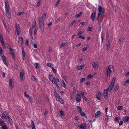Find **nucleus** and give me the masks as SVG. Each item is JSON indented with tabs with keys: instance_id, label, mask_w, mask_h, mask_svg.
I'll return each mask as SVG.
<instances>
[{
	"instance_id": "nucleus-57",
	"label": "nucleus",
	"mask_w": 129,
	"mask_h": 129,
	"mask_svg": "<svg viewBox=\"0 0 129 129\" xmlns=\"http://www.w3.org/2000/svg\"><path fill=\"white\" fill-rule=\"evenodd\" d=\"M36 21H34L33 22V23H34V24H33L32 27L33 28H35L36 25Z\"/></svg>"
},
{
	"instance_id": "nucleus-13",
	"label": "nucleus",
	"mask_w": 129,
	"mask_h": 129,
	"mask_svg": "<svg viewBox=\"0 0 129 129\" xmlns=\"http://www.w3.org/2000/svg\"><path fill=\"white\" fill-rule=\"evenodd\" d=\"M24 71L23 70H22L20 74V78L22 80L23 79V77L24 75Z\"/></svg>"
},
{
	"instance_id": "nucleus-49",
	"label": "nucleus",
	"mask_w": 129,
	"mask_h": 129,
	"mask_svg": "<svg viewBox=\"0 0 129 129\" xmlns=\"http://www.w3.org/2000/svg\"><path fill=\"white\" fill-rule=\"evenodd\" d=\"M31 79L32 80H34L35 81H36L37 80V79L34 76H33L31 77Z\"/></svg>"
},
{
	"instance_id": "nucleus-17",
	"label": "nucleus",
	"mask_w": 129,
	"mask_h": 129,
	"mask_svg": "<svg viewBox=\"0 0 129 129\" xmlns=\"http://www.w3.org/2000/svg\"><path fill=\"white\" fill-rule=\"evenodd\" d=\"M9 86L11 87V88H13L14 87V84H12V79H9Z\"/></svg>"
},
{
	"instance_id": "nucleus-38",
	"label": "nucleus",
	"mask_w": 129,
	"mask_h": 129,
	"mask_svg": "<svg viewBox=\"0 0 129 129\" xmlns=\"http://www.w3.org/2000/svg\"><path fill=\"white\" fill-rule=\"evenodd\" d=\"M5 6H9L8 0H5Z\"/></svg>"
},
{
	"instance_id": "nucleus-34",
	"label": "nucleus",
	"mask_w": 129,
	"mask_h": 129,
	"mask_svg": "<svg viewBox=\"0 0 129 129\" xmlns=\"http://www.w3.org/2000/svg\"><path fill=\"white\" fill-rule=\"evenodd\" d=\"M41 2L40 1H39L37 2V4L36 5V7H37L38 8L41 5Z\"/></svg>"
},
{
	"instance_id": "nucleus-63",
	"label": "nucleus",
	"mask_w": 129,
	"mask_h": 129,
	"mask_svg": "<svg viewBox=\"0 0 129 129\" xmlns=\"http://www.w3.org/2000/svg\"><path fill=\"white\" fill-rule=\"evenodd\" d=\"M60 2V0H58L56 2V3L55 5L56 6H57V5L59 4V3Z\"/></svg>"
},
{
	"instance_id": "nucleus-19",
	"label": "nucleus",
	"mask_w": 129,
	"mask_h": 129,
	"mask_svg": "<svg viewBox=\"0 0 129 129\" xmlns=\"http://www.w3.org/2000/svg\"><path fill=\"white\" fill-rule=\"evenodd\" d=\"M56 100L59 101L62 104H63L64 103V100L61 98H60L59 99H58V100Z\"/></svg>"
},
{
	"instance_id": "nucleus-48",
	"label": "nucleus",
	"mask_w": 129,
	"mask_h": 129,
	"mask_svg": "<svg viewBox=\"0 0 129 129\" xmlns=\"http://www.w3.org/2000/svg\"><path fill=\"white\" fill-rule=\"evenodd\" d=\"M29 101L31 103H32L33 102V99L31 96L29 97Z\"/></svg>"
},
{
	"instance_id": "nucleus-15",
	"label": "nucleus",
	"mask_w": 129,
	"mask_h": 129,
	"mask_svg": "<svg viewBox=\"0 0 129 129\" xmlns=\"http://www.w3.org/2000/svg\"><path fill=\"white\" fill-rule=\"evenodd\" d=\"M108 71L110 72H112V71L114 70V69L112 65H110L108 67Z\"/></svg>"
},
{
	"instance_id": "nucleus-18",
	"label": "nucleus",
	"mask_w": 129,
	"mask_h": 129,
	"mask_svg": "<svg viewBox=\"0 0 129 129\" xmlns=\"http://www.w3.org/2000/svg\"><path fill=\"white\" fill-rule=\"evenodd\" d=\"M5 114H5L4 113H2V117H3L5 119H7L8 118L9 116H8L7 113Z\"/></svg>"
},
{
	"instance_id": "nucleus-44",
	"label": "nucleus",
	"mask_w": 129,
	"mask_h": 129,
	"mask_svg": "<svg viewBox=\"0 0 129 129\" xmlns=\"http://www.w3.org/2000/svg\"><path fill=\"white\" fill-rule=\"evenodd\" d=\"M82 13L81 12H80L79 14H77L76 15V17H79Z\"/></svg>"
},
{
	"instance_id": "nucleus-25",
	"label": "nucleus",
	"mask_w": 129,
	"mask_h": 129,
	"mask_svg": "<svg viewBox=\"0 0 129 129\" xmlns=\"http://www.w3.org/2000/svg\"><path fill=\"white\" fill-rule=\"evenodd\" d=\"M116 79L115 77H114L111 82V84L112 85H114Z\"/></svg>"
},
{
	"instance_id": "nucleus-5",
	"label": "nucleus",
	"mask_w": 129,
	"mask_h": 129,
	"mask_svg": "<svg viewBox=\"0 0 129 129\" xmlns=\"http://www.w3.org/2000/svg\"><path fill=\"white\" fill-rule=\"evenodd\" d=\"M102 95V93L100 92H98L96 94V98L99 100H101V98H100Z\"/></svg>"
},
{
	"instance_id": "nucleus-47",
	"label": "nucleus",
	"mask_w": 129,
	"mask_h": 129,
	"mask_svg": "<svg viewBox=\"0 0 129 129\" xmlns=\"http://www.w3.org/2000/svg\"><path fill=\"white\" fill-rule=\"evenodd\" d=\"M85 80V79L84 78H82L80 81V83H83V82Z\"/></svg>"
},
{
	"instance_id": "nucleus-24",
	"label": "nucleus",
	"mask_w": 129,
	"mask_h": 129,
	"mask_svg": "<svg viewBox=\"0 0 129 129\" xmlns=\"http://www.w3.org/2000/svg\"><path fill=\"white\" fill-rule=\"evenodd\" d=\"M77 109L78 111L80 113H84V112H82V109L81 107L79 106H78L77 107Z\"/></svg>"
},
{
	"instance_id": "nucleus-3",
	"label": "nucleus",
	"mask_w": 129,
	"mask_h": 129,
	"mask_svg": "<svg viewBox=\"0 0 129 129\" xmlns=\"http://www.w3.org/2000/svg\"><path fill=\"white\" fill-rule=\"evenodd\" d=\"M6 9V12L7 17L9 19L11 18V11L10 10L9 6H5Z\"/></svg>"
},
{
	"instance_id": "nucleus-16",
	"label": "nucleus",
	"mask_w": 129,
	"mask_h": 129,
	"mask_svg": "<svg viewBox=\"0 0 129 129\" xmlns=\"http://www.w3.org/2000/svg\"><path fill=\"white\" fill-rule=\"evenodd\" d=\"M111 40L110 39H109L108 42V44L107 47V51H108L110 48V46L111 45L110 43Z\"/></svg>"
},
{
	"instance_id": "nucleus-50",
	"label": "nucleus",
	"mask_w": 129,
	"mask_h": 129,
	"mask_svg": "<svg viewBox=\"0 0 129 129\" xmlns=\"http://www.w3.org/2000/svg\"><path fill=\"white\" fill-rule=\"evenodd\" d=\"M108 91L107 89H105L104 90V93L105 95L106 94H108Z\"/></svg>"
},
{
	"instance_id": "nucleus-4",
	"label": "nucleus",
	"mask_w": 129,
	"mask_h": 129,
	"mask_svg": "<svg viewBox=\"0 0 129 129\" xmlns=\"http://www.w3.org/2000/svg\"><path fill=\"white\" fill-rule=\"evenodd\" d=\"M16 27V30H15V35H19L20 34V26L17 24H16L15 25Z\"/></svg>"
},
{
	"instance_id": "nucleus-62",
	"label": "nucleus",
	"mask_w": 129,
	"mask_h": 129,
	"mask_svg": "<svg viewBox=\"0 0 129 129\" xmlns=\"http://www.w3.org/2000/svg\"><path fill=\"white\" fill-rule=\"evenodd\" d=\"M24 95L26 97H29V95L28 94H26V92H25L24 93Z\"/></svg>"
},
{
	"instance_id": "nucleus-6",
	"label": "nucleus",
	"mask_w": 129,
	"mask_h": 129,
	"mask_svg": "<svg viewBox=\"0 0 129 129\" xmlns=\"http://www.w3.org/2000/svg\"><path fill=\"white\" fill-rule=\"evenodd\" d=\"M59 79L53 77L52 79V83L53 84H56L57 82H59Z\"/></svg>"
},
{
	"instance_id": "nucleus-31",
	"label": "nucleus",
	"mask_w": 129,
	"mask_h": 129,
	"mask_svg": "<svg viewBox=\"0 0 129 129\" xmlns=\"http://www.w3.org/2000/svg\"><path fill=\"white\" fill-rule=\"evenodd\" d=\"M10 53L12 57L15 59V54L13 51H10Z\"/></svg>"
},
{
	"instance_id": "nucleus-29",
	"label": "nucleus",
	"mask_w": 129,
	"mask_h": 129,
	"mask_svg": "<svg viewBox=\"0 0 129 129\" xmlns=\"http://www.w3.org/2000/svg\"><path fill=\"white\" fill-rule=\"evenodd\" d=\"M115 87L114 89V91L115 92L117 91L119 89V86L118 85H117Z\"/></svg>"
},
{
	"instance_id": "nucleus-7",
	"label": "nucleus",
	"mask_w": 129,
	"mask_h": 129,
	"mask_svg": "<svg viewBox=\"0 0 129 129\" xmlns=\"http://www.w3.org/2000/svg\"><path fill=\"white\" fill-rule=\"evenodd\" d=\"M81 98L80 95L78 93L76 95V101L77 102H79L81 100Z\"/></svg>"
},
{
	"instance_id": "nucleus-2",
	"label": "nucleus",
	"mask_w": 129,
	"mask_h": 129,
	"mask_svg": "<svg viewBox=\"0 0 129 129\" xmlns=\"http://www.w3.org/2000/svg\"><path fill=\"white\" fill-rule=\"evenodd\" d=\"M98 10L99 13L98 20L99 22V18L100 16H101V18L102 19L104 17V14L105 13V10L104 8H103L102 6H100L99 7Z\"/></svg>"
},
{
	"instance_id": "nucleus-36",
	"label": "nucleus",
	"mask_w": 129,
	"mask_h": 129,
	"mask_svg": "<svg viewBox=\"0 0 129 129\" xmlns=\"http://www.w3.org/2000/svg\"><path fill=\"white\" fill-rule=\"evenodd\" d=\"M53 77H54L52 75H51L49 76V79L52 82V79H53Z\"/></svg>"
},
{
	"instance_id": "nucleus-33",
	"label": "nucleus",
	"mask_w": 129,
	"mask_h": 129,
	"mask_svg": "<svg viewBox=\"0 0 129 129\" xmlns=\"http://www.w3.org/2000/svg\"><path fill=\"white\" fill-rule=\"evenodd\" d=\"M129 83V79L126 80L123 83V85L126 86L127 85V83Z\"/></svg>"
},
{
	"instance_id": "nucleus-46",
	"label": "nucleus",
	"mask_w": 129,
	"mask_h": 129,
	"mask_svg": "<svg viewBox=\"0 0 129 129\" xmlns=\"http://www.w3.org/2000/svg\"><path fill=\"white\" fill-rule=\"evenodd\" d=\"M2 129H8V128L6 125H4L2 127Z\"/></svg>"
},
{
	"instance_id": "nucleus-39",
	"label": "nucleus",
	"mask_w": 129,
	"mask_h": 129,
	"mask_svg": "<svg viewBox=\"0 0 129 129\" xmlns=\"http://www.w3.org/2000/svg\"><path fill=\"white\" fill-rule=\"evenodd\" d=\"M88 45H87V46L86 47H84L83 48V49H82V51H85L86 50L87 48L88 47Z\"/></svg>"
},
{
	"instance_id": "nucleus-10",
	"label": "nucleus",
	"mask_w": 129,
	"mask_h": 129,
	"mask_svg": "<svg viewBox=\"0 0 129 129\" xmlns=\"http://www.w3.org/2000/svg\"><path fill=\"white\" fill-rule=\"evenodd\" d=\"M96 16V13L95 12L92 13L91 16L90 18L92 20H94Z\"/></svg>"
},
{
	"instance_id": "nucleus-60",
	"label": "nucleus",
	"mask_w": 129,
	"mask_h": 129,
	"mask_svg": "<svg viewBox=\"0 0 129 129\" xmlns=\"http://www.w3.org/2000/svg\"><path fill=\"white\" fill-rule=\"evenodd\" d=\"M124 38L122 37H121L119 39V40L121 42L123 41Z\"/></svg>"
},
{
	"instance_id": "nucleus-56",
	"label": "nucleus",
	"mask_w": 129,
	"mask_h": 129,
	"mask_svg": "<svg viewBox=\"0 0 129 129\" xmlns=\"http://www.w3.org/2000/svg\"><path fill=\"white\" fill-rule=\"evenodd\" d=\"M2 60L3 61H4L6 60V58L4 55H3L2 57Z\"/></svg>"
},
{
	"instance_id": "nucleus-14",
	"label": "nucleus",
	"mask_w": 129,
	"mask_h": 129,
	"mask_svg": "<svg viewBox=\"0 0 129 129\" xmlns=\"http://www.w3.org/2000/svg\"><path fill=\"white\" fill-rule=\"evenodd\" d=\"M122 120L124 121H129V117L126 116L123 117Z\"/></svg>"
},
{
	"instance_id": "nucleus-26",
	"label": "nucleus",
	"mask_w": 129,
	"mask_h": 129,
	"mask_svg": "<svg viewBox=\"0 0 129 129\" xmlns=\"http://www.w3.org/2000/svg\"><path fill=\"white\" fill-rule=\"evenodd\" d=\"M7 46L8 48L10 50V51H13L12 49L8 44H7Z\"/></svg>"
},
{
	"instance_id": "nucleus-27",
	"label": "nucleus",
	"mask_w": 129,
	"mask_h": 129,
	"mask_svg": "<svg viewBox=\"0 0 129 129\" xmlns=\"http://www.w3.org/2000/svg\"><path fill=\"white\" fill-rule=\"evenodd\" d=\"M46 65L48 67L51 68L53 66L52 64L51 63H48Z\"/></svg>"
},
{
	"instance_id": "nucleus-32",
	"label": "nucleus",
	"mask_w": 129,
	"mask_h": 129,
	"mask_svg": "<svg viewBox=\"0 0 129 129\" xmlns=\"http://www.w3.org/2000/svg\"><path fill=\"white\" fill-rule=\"evenodd\" d=\"M1 42L3 45V47L4 48V49H5L6 48V46L4 43V41H1Z\"/></svg>"
},
{
	"instance_id": "nucleus-43",
	"label": "nucleus",
	"mask_w": 129,
	"mask_h": 129,
	"mask_svg": "<svg viewBox=\"0 0 129 129\" xmlns=\"http://www.w3.org/2000/svg\"><path fill=\"white\" fill-rule=\"evenodd\" d=\"M108 114V113H106V117L105 118V120H107V121H108L109 119L108 117V116H109V115H108L107 114Z\"/></svg>"
},
{
	"instance_id": "nucleus-28",
	"label": "nucleus",
	"mask_w": 129,
	"mask_h": 129,
	"mask_svg": "<svg viewBox=\"0 0 129 129\" xmlns=\"http://www.w3.org/2000/svg\"><path fill=\"white\" fill-rule=\"evenodd\" d=\"M5 124H6L2 120L1 121H0V125L2 127V126H4L3 125H5Z\"/></svg>"
},
{
	"instance_id": "nucleus-45",
	"label": "nucleus",
	"mask_w": 129,
	"mask_h": 129,
	"mask_svg": "<svg viewBox=\"0 0 129 129\" xmlns=\"http://www.w3.org/2000/svg\"><path fill=\"white\" fill-rule=\"evenodd\" d=\"M101 113H95V118H97L100 117L101 116Z\"/></svg>"
},
{
	"instance_id": "nucleus-53",
	"label": "nucleus",
	"mask_w": 129,
	"mask_h": 129,
	"mask_svg": "<svg viewBox=\"0 0 129 129\" xmlns=\"http://www.w3.org/2000/svg\"><path fill=\"white\" fill-rule=\"evenodd\" d=\"M51 69L52 70V71L55 74H56V70L53 68V67H51Z\"/></svg>"
},
{
	"instance_id": "nucleus-55",
	"label": "nucleus",
	"mask_w": 129,
	"mask_h": 129,
	"mask_svg": "<svg viewBox=\"0 0 129 129\" xmlns=\"http://www.w3.org/2000/svg\"><path fill=\"white\" fill-rule=\"evenodd\" d=\"M65 44L64 43H62L60 46V48L64 47L65 46Z\"/></svg>"
},
{
	"instance_id": "nucleus-1",
	"label": "nucleus",
	"mask_w": 129,
	"mask_h": 129,
	"mask_svg": "<svg viewBox=\"0 0 129 129\" xmlns=\"http://www.w3.org/2000/svg\"><path fill=\"white\" fill-rule=\"evenodd\" d=\"M46 16V14L45 13H43L42 17L39 18V26L43 33L44 31V20L45 19Z\"/></svg>"
},
{
	"instance_id": "nucleus-12",
	"label": "nucleus",
	"mask_w": 129,
	"mask_h": 129,
	"mask_svg": "<svg viewBox=\"0 0 129 129\" xmlns=\"http://www.w3.org/2000/svg\"><path fill=\"white\" fill-rule=\"evenodd\" d=\"M86 124L84 123L82 124L81 125H80V128L81 129H86Z\"/></svg>"
},
{
	"instance_id": "nucleus-20",
	"label": "nucleus",
	"mask_w": 129,
	"mask_h": 129,
	"mask_svg": "<svg viewBox=\"0 0 129 129\" xmlns=\"http://www.w3.org/2000/svg\"><path fill=\"white\" fill-rule=\"evenodd\" d=\"M23 41V39L21 37H20L18 39V43L20 44L21 45L22 44Z\"/></svg>"
},
{
	"instance_id": "nucleus-61",
	"label": "nucleus",
	"mask_w": 129,
	"mask_h": 129,
	"mask_svg": "<svg viewBox=\"0 0 129 129\" xmlns=\"http://www.w3.org/2000/svg\"><path fill=\"white\" fill-rule=\"evenodd\" d=\"M122 109V107L121 106H119L117 108V109L118 110H121Z\"/></svg>"
},
{
	"instance_id": "nucleus-22",
	"label": "nucleus",
	"mask_w": 129,
	"mask_h": 129,
	"mask_svg": "<svg viewBox=\"0 0 129 129\" xmlns=\"http://www.w3.org/2000/svg\"><path fill=\"white\" fill-rule=\"evenodd\" d=\"M29 33L30 34V36L33 39V34H32V31L31 30V27H30L29 29Z\"/></svg>"
},
{
	"instance_id": "nucleus-8",
	"label": "nucleus",
	"mask_w": 129,
	"mask_h": 129,
	"mask_svg": "<svg viewBox=\"0 0 129 129\" xmlns=\"http://www.w3.org/2000/svg\"><path fill=\"white\" fill-rule=\"evenodd\" d=\"M54 93L56 100H58V99H59L60 97L59 95L56 93V91L55 90H54Z\"/></svg>"
},
{
	"instance_id": "nucleus-58",
	"label": "nucleus",
	"mask_w": 129,
	"mask_h": 129,
	"mask_svg": "<svg viewBox=\"0 0 129 129\" xmlns=\"http://www.w3.org/2000/svg\"><path fill=\"white\" fill-rule=\"evenodd\" d=\"M74 119L76 120H78L79 119L78 117V116H75L74 117Z\"/></svg>"
},
{
	"instance_id": "nucleus-51",
	"label": "nucleus",
	"mask_w": 129,
	"mask_h": 129,
	"mask_svg": "<svg viewBox=\"0 0 129 129\" xmlns=\"http://www.w3.org/2000/svg\"><path fill=\"white\" fill-rule=\"evenodd\" d=\"M4 41L3 36L0 33V41Z\"/></svg>"
},
{
	"instance_id": "nucleus-30",
	"label": "nucleus",
	"mask_w": 129,
	"mask_h": 129,
	"mask_svg": "<svg viewBox=\"0 0 129 129\" xmlns=\"http://www.w3.org/2000/svg\"><path fill=\"white\" fill-rule=\"evenodd\" d=\"M92 66L94 68L96 69L98 68L97 67L96 64L94 62H93Z\"/></svg>"
},
{
	"instance_id": "nucleus-54",
	"label": "nucleus",
	"mask_w": 129,
	"mask_h": 129,
	"mask_svg": "<svg viewBox=\"0 0 129 129\" xmlns=\"http://www.w3.org/2000/svg\"><path fill=\"white\" fill-rule=\"evenodd\" d=\"M82 67H81V66H78L77 67V70H79L80 69H82Z\"/></svg>"
},
{
	"instance_id": "nucleus-59",
	"label": "nucleus",
	"mask_w": 129,
	"mask_h": 129,
	"mask_svg": "<svg viewBox=\"0 0 129 129\" xmlns=\"http://www.w3.org/2000/svg\"><path fill=\"white\" fill-rule=\"evenodd\" d=\"M24 13V12H18L17 13V15L18 16H20L21 15H22Z\"/></svg>"
},
{
	"instance_id": "nucleus-9",
	"label": "nucleus",
	"mask_w": 129,
	"mask_h": 129,
	"mask_svg": "<svg viewBox=\"0 0 129 129\" xmlns=\"http://www.w3.org/2000/svg\"><path fill=\"white\" fill-rule=\"evenodd\" d=\"M22 58L23 60H24V59L25 56V53L24 52V48L22 47Z\"/></svg>"
},
{
	"instance_id": "nucleus-37",
	"label": "nucleus",
	"mask_w": 129,
	"mask_h": 129,
	"mask_svg": "<svg viewBox=\"0 0 129 129\" xmlns=\"http://www.w3.org/2000/svg\"><path fill=\"white\" fill-rule=\"evenodd\" d=\"M4 63V64L6 66H7L8 67V65L7 64V63L9 64V63L8 62V61L6 60H4V61H3Z\"/></svg>"
},
{
	"instance_id": "nucleus-52",
	"label": "nucleus",
	"mask_w": 129,
	"mask_h": 129,
	"mask_svg": "<svg viewBox=\"0 0 129 129\" xmlns=\"http://www.w3.org/2000/svg\"><path fill=\"white\" fill-rule=\"evenodd\" d=\"M75 125L78 128H80V125H79L77 123H75Z\"/></svg>"
},
{
	"instance_id": "nucleus-21",
	"label": "nucleus",
	"mask_w": 129,
	"mask_h": 129,
	"mask_svg": "<svg viewBox=\"0 0 129 129\" xmlns=\"http://www.w3.org/2000/svg\"><path fill=\"white\" fill-rule=\"evenodd\" d=\"M34 66L36 69L40 68V64L39 63H35Z\"/></svg>"
},
{
	"instance_id": "nucleus-23",
	"label": "nucleus",
	"mask_w": 129,
	"mask_h": 129,
	"mask_svg": "<svg viewBox=\"0 0 129 129\" xmlns=\"http://www.w3.org/2000/svg\"><path fill=\"white\" fill-rule=\"evenodd\" d=\"M61 84L62 86H63L64 88L66 87V85L63 80H61Z\"/></svg>"
},
{
	"instance_id": "nucleus-64",
	"label": "nucleus",
	"mask_w": 129,
	"mask_h": 129,
	"mask_svg": "<svg viewBox=\"0 0 129 129\" xmlns=\"http://www.w3.org/2000/svg\"><path fill=\"white\" fill-rule=\"evenodd\" d=\"M107 90L109 91H110L112 89V86L111 88L108 87V88H107Z\"/></svg>"
},
{
	"instance_id": "nucleus-35",
	"label": "nucleus",
	"mask_w": 129,
	"mask_h": 129,
	"mask_svg": "<svg viewBox=\"0 0 129 129\" xmlns=\"http://www.w3.org/2000/svg\"><path fill=\"white\" fill-rule=\"evenodd\" d=\"M93 77V76L91 74H89L87 77V79H89V78H92Z\"/></svg>"
},
{
	"instance_id": "nucleus-11",
	"label": "nucleus",
	"mask_w": 129,
	"mask_h": 129,
	"mask_svg": "<svg viewBox=\"0 0 129 129\" xmlns=\"http://www.w3.org/2000/svg\"><path fill=\"white\" fill-rule=\"evenodd\" d=\"M112 72H110L108 71V69L107 68L106 70V74L107 75V79H108V75L109 76V77H110V76L111 74V73Z\"/></svg>"
},
{
	"instance_id": "nucleus-41",
	"label": "nucleus",
	"mask_w": 129,
	"mask_h": 129,
	"mask_svg": "<svg viewBox=\"0 0 129 129\" xmlns=\"http://www.w3.org/2000/svg\"><path fill=\"white\" fill-rule=\"evenodd\" d=\"M75 21V20H74L70 24V27H69V28H70L71 26H72L73 25V24L74 23V22Z\"/></svg>"
},
{
	"instance_id": "nucleus-42",
	"label": "nucleus",
	"mask_w": 129,
	"mask_h": 129,
	"mask_svg": "<svg viewBox=\"0 0 129 129\" xmlns=\"http://www.w3.org/2000/svg\"><path fill=\"white\" fill-rule=\"evenodd\" d=\"M120 119V118L119 117H116L115 118L114 120L115 121H119Z\"/></svg>"
},
{
	"instance_id": "nucleus-40",
	"label": "nucleus",
	"mask_w": 129,
	"mask_h": 129,
	"mask_svg": "<svg viewBox=\"0 0 129 129\" xmlns=\"http://www.w3.org/2000/svg\"><path fill=\"white\" fill-rule=\"evenodd\" d=\"M31 122H32V123H31V126L32 128H35L33 121L32 120H31Z\"/></svg>"
}]
</instances>
